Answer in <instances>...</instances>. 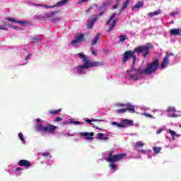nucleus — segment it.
<instances>
[{"label":"nucleus","instance_id":"nucleus-6","mask_svg":"<svg viewBox=\"0 0 181 181\" xmlns=\"http://www.w3.org/2000/svg\"><path fill=\"white\" fill-rule=\"evenodd\" d=\"M37 129L42 132H50L51 134H54V132L56 131V126L52 124L43 126L42 124H38L37 125Z\"/></svg>","mask_w":181,"mask_h":181},{"label":"nucleus","instance_id":"nucleus-10","mask_svg":"<svg viewBox=\"0 0 181 181\" xmlns=\"http://www.w3.org/2000/svg\"><path fill=\"white\" fill-rule=\"evenodd\" d=\"M69 2V0H62L57 4H56L54 6H47V5H43V4H34L35 6H43L44 8H56V6H63V5H66Z\"/></svg>","mask_w":181,"mask_h":181},{"label":"nucleus","instance_id":"nucleus-33","mask_svg":"<svg viewBox=\"0 0 181 181\" xmlns=\"http://www.w3.org/2000/svg\"><path fill=\"white\" fill-rule=\"evenodd\" d=\"M19 170H22V168H17L15 169L14 172H15L16 176H18V175H21L20 173H18V172H19Z\"/></svg>","mask_w":181,"mask_h":181},{"label":"nucleus","instance_id":"nucleus-38","mask_svg":"<svg viewBox=\"0 0 181 181\" xmlns=\"http://www.w3.org/2000/svg\"><path fill=\"white\" fill-rule=\"evenodd\" d=\"M55 13H56V12H51V13L47 14V18H52V16H54Z\"/></svg>","mask_w":181,"mask_h":181},{"label":"nucleus","instance_id":"nucleus-39","mask_svg":"<svg viewBox=\"0 0 181 181\" xmlns=\"http://www.w3.org/2000/svg\"><path fill=\"white\" fill-rule=\"evenodd\" d=\"M71 124H74V125H80V124L81 123L78 121H74V122H71Z\"/></svg>","mask_w":181,"mask_h":181},{"label":"nucleus","instance_id":"nucleus-50","mask_svg":"<svg viewBox=\"0 0 181 181\" xmlns=\"http://www.w3.org/2000/svg\"><path fill=\"white\" fill-rule=\"evenodd\" d=\"M95 121H98V119H91V122H95Z\"/></svg>","mask_w":181,"mask_h":181},{"label":"nucleus","instance_id":"nucleus-45","mask_svg":"<svg viewBox=\"0 0 181 181\" xmlns=\"http://www.w3.org/2000/svg\"><path fill=\"white\" fill-rule=\"evenodd\" d=\"M176 13H175V12L170 13V16H175L176 15Z\"/></svg>","mask_w":181,"mask_h":181},{"label":"nucleus","instance_id":"nucleus-25","mask_svg":"<svg viewBox=\"0 0 181 181\" xmlns=\"http://www.w3.org/2000/svg\"><path fill=\"white\" fill-rule=\"evenodd\" d=\"M127 40V35H119L118 43H122V42H125Z\"/></svg>","mask_w":181,"mask_h":181},{"label":"nucleus","instance_id":"nucleus-8","mask_svg":"<svg viewBox=\"0 0 181 181\" xmlns=\"http://www.w3.org/2000/svg\"><path fill=\"white\" fill-rule=\"evenodd\" d=\"M112 125H116L117 128H125V127H128V125H134L133 120L124 119L121 123H118L117 122H113L111 123Z\"/></svg>","mask_w":181,"mask_h":181},{"label":"nucleus","instance_id":"nucleus-49","mask_svg":"<svg viewBox=\"0 0 181 181\" xmlns=\"http://www.w3.org/2000/svg\"><path fill=\"white\" fill-rule=\"evenodd\" d=\"M91 9V7H90V8L88 10H86L85 12L86 13H88V12H90V10Z\"/></svg>","mask_w":181,"mask_h":181},{"label":"nucleus","instance_id":"nucleus-29","mask_svg":"<svg viewBox=\"0 0 181 181\" xmlns=\"http://www.w3.org/2000/svg\"><path fill=\"white\" fill-rule=\"evenodd\" d=\"M30 57H32V54L30 53H28L27 55L25 56V64H27L28 63V60H29V59H30Z\"/></svg>","mask_w":181,"mask_h":181},{"label":"nucleus","instance_id":"nucleus-42","mask_svg":"<svg viewBox=\"0 0 181 181\" xmlns=\"http://www.w3.org/2000/svg\"><path fill=\"white\" fill-rule=\"evenodd\" d=\"M62 119H62V117H57L55 119V121H56V122H59V121H62Z\"/></svg>","mask_w":181,"mask_h":181},{"label":"nucleus","instance_id":"nucleus-7","mask_svg":"<svg viewBox=\"0 0 181 181\" xmlns=\"http://www.w3.org/2000/svg\"><path fill=\"white\" fill-rule=\"evenodd\" d=\"M133 57V64H135V62H136V56L135 55V52L134 51H127L123 54L122 62L123 63H127L129 59Z\"/></svg>","mask_w":181,"mask_h":181},{"label":"nucleus","instance_id":"nucleus-40","mask_svg":"<svg viewBox=\"0 0 181 181\" xmlns=\"http://www.w3.org/2000/svg\"><path fill=\"white\" fill-rule=\"evenodd\" d=\"M0 30H6L7 32L8 28L5 26H0Z\"/></svg>","mask_w":181,"mask_h":181},{"label":"nucleus","instance_id":"nucleus-28","mask_svg":"<svg viewBox=\"0 0 181 181\" xmlns=\"http://www.w3.org/2000/svg\"><path fill=\"white\" fill-rule=\"evenodd\" d=\"M49 114H59V112H62V108L57 110H49Z\"/></svg>","mask_w":181,"mask_h":181},{"label":"nucleus","instance_id":"nucleus-41","mask_svg":"<svg viewBox=\"0 0 181 181\" xmlns=\"http://www.w3.org/2000/svg\"><path fill=\"white\" fill-rule=\"evenodd\" d=\"M163 132V129H159L157 132L156 134L157 135H159V134L162 133Z\"/></svg>","mask_w":181,"mask_h":181},{"label":"nucleus","instance_id":"nucleus-51","mask_svg":"<svg viewBox=\"0 0 181 181\" xmlns=\"http://www.w3.org/2000/svg\"><path fill=\"white\" fill-rule=\"evenodd\" d=\"M80 1V2H87V1H88V0H79Z\"/></svg>","mask_w":181,"mask_h":181},{"label":"nucleus","instance_id":"nucleus-26","mask_svg":"<svg viewBox=\"0 0 181 181\" xmlns=\"http://www.w3.org/2000/svg\"><path fill=\"white\" fill-rule=\"evenodd\" d=\"M18 137L20 138L22 144H25L26 141H25V136L22 132L18 133Z\"/></svg>","mask_w":181,"mask_h":181},{"label":"nucleus","instance_id":"nucleus-27","mask_svg":"<svg viewBox=\"0 0 181 181\" xmlns=\"http://www.w3.org/2000/svg\"><path fill=\"white\" fill-rule=\"evenodd\" d=\"M97 137L98 138V139H108L107 137H104V134L103 133H98L97 134Z\"/></svg>","mask_w":181,"mask_h":181},{"label":"nucleus","instance_id":"nucleus-11","mask_svg":"<svg viewBox=\"0 0 181 181\" xmlns=\"http://www.w3.org/2000/svg\"><path fill=\"white\" fill-rule=\"evenodd\" d=\"M84 40V35L79 34L76 36L75 40H72L71 44L72 45H78V43H81Z\"/></svg>","mask_w":181,"mask_h":181},{"label":"nucleus","instance_id":"nucleus-43","mask_svg":"<svg viewBox=\"0 0 181 181\" xmlns=\"http://www.w3.org/2000/svg\"><path fill=\"white\" fill-rule=\"evenodd\" d=\"M86 122H88V124H90V125H93V123H91V120L87 119L85 120Z\"/></svg>","mask_w":181,"mask_h":181},{"label":"nucleus","instance_id":"nucleus-21","mask_svg":"<svg viewBox=\"0 0 181 181\" xmlns=\"http://www.w3.org/2000/svg\"><path fill=\"white\" fill-rule=\"evenodd\" d=\"M130 1H131V0H126V1H124V3L119 11V13H122V11H124V9H127V7L128 6V5H129Z\"/></svg>","mask_w":181,"mask_h":181},{"label":"nucleus","instance_id":"nucleus-1","mask_svg":"<svg viewBox=\"0 0 181 181\" xmlns=\"http://www.w3.org/2000/svg\"><path fill=\"white\" fill-rule=\"evenodd\" d=\"M77 56L81 59V62H83V65L76 66L74 69V73H77L78 74H86V70H87V69H90V67H97L98 66H104V62H91L90 61V58L84 55V54L83 53H78L77 54Z\"/></svg>","mask_w":181,"mask_h":181},{"label":"nucleus","instance_id":"nucleus-32","mask_svg":"<svg viewBox=\"0 0 181 181\" xmlns=\"http://www.w3.org/2000/svg\"><path fill=\"white\" fill-rule=\"evenodd\" d=\"M161 149L162 148L160 147H154L153 151L155 152V153H159V152H160Z\"/></svg>","mask_w":181,"mask_h":181},{"label":"nucleus","instance_id":"nucleus-48","mask_svg":"<svg viewBox=\"0 0 181 181\" xmlns=\"http://www.w3.org/2000/svg\"><path fill=\"white\" fill-rule=\"evenodd\" d=\"M92 54L97 56V51H92Z\"/></svg>","mask_w":181,"mask_h":181},{"label":"nucleus","instance_id":"nucleus-46","mask_svg":"<svg viewBox=\"0 0 181 181\" xmlns=\"http://www.w3.org/2000/svg\"><path fill=\"white\" fill-rule=\"evenodd\" d=\"M57 21H60V18H57L52 19V21H54V22H56Z\"/></svg>","mask_w":181,"mask_h":181},{"label":"nucleus","instance_id":"nucleus-14","mask_svg":"<svg viewBox=\"0 0 181 181\" xmlns=\"http://www.w3.org/2000/svg\"><path fill=\"white\" fill-rule=\"evenodd\" d=\"M169 56L170 54H167L166 57H164L160 66L161 70H163V69H166V67H168V66L169 65Z\"/></svg>","mask_w":181,"mask_h":181},{"label":"nucleus","instance_id":"nucleus-20","mask_svg":"<svg viewBox=\"0 0 181 181\" xmlns=\"http://www.w3.org/2000/svg\"><path fill=\"white\" fill-rule=\"evenodd\" d=\"M101 38V35L100 34H98L92 40L91 42V45H97V42H98V40H100V39Z\"/></svg>","mask_w":181,"mask_h":181},{"label":"nucleus","instance_id":"nucleus-17","mask_svg":"<svg viewBox=\"0 0 181 181\" xmlns=\"http://www.w3.org/2000/svg\"><path fill=\"white\" fill-rule=\"evenodd\" d=\"M95 18H89L88 21L87 28L88 29H92L94 25V23L95 22Z\"/></svg>","mask_w":181,"mask_h":181},{"label":"nucleus","instance_id":"nucleus-24","mask_svg":"<svg viewBox=\"0 0 181 181\" xmlns=\"http://www.w3.org/2000/svg\"><path fill=\"white\" fill-rule=\"evenodd\" d=\"M170 35H172L173 36H177V35H179V29H177V28L172 29L170 30Z\"/></svg>","mask_w":181,"mask_h":181},{"label":"nucleus","instance_id":"nucleus-15","mask_svg":"<svg viewBox=\"0 0 181 181\" xmlns=\"http://www.w3.org/2000/svg\"><path fill=\"white\" fill-rule=\"evenodd\" d=\"M167 111L168 112V117H170V118H177V115H176L175 113H170L176 112V109L175 107H170L168 108Z\"/></svg>","mask_w":181,"mask_h":181},{"label":"nucleus","instance_id":"nucleus-19","mask_svg":"<svg viewBox=\"0 0 181 181\" xmlns=\"http://www.w3.org/2000/svg\"><path fill=\"white\" fill-rule=\"evenodd\" d=\"M168 132L170 134V135L174 141H175V139H176V136L177 138H179L180 136V134H176V132L173 130L170 129V130H168Z\"/></svg>","mask_w":181,"mask_h":181},{"label":"nucleus","instance_id":"nucleus-3","mask_svg":"<svg viewBox=\"0 0 181 181\" xmlns=\"http://www.w3.org/2000/svg\"><path fill=\"white\" fill-rule=\"evenodd\" d=\"M152 47V44L148 43L144 46L136 47L134 50V53H138L139 54H141V53H142L144 57H146V56L149 54V50H151Z\"/></svg>","mask_w":181,"mask_h":181},{"label":"nucleus","instance_id":"nucleus-5","mask_svg":"<svg viewBox=\"0 0 181 181\" xmlns=\"http://www.w3.org/2000/svg\"><path fill=\"white\" fill-rule=\"evenodd\" d=\"M158 67H159V59H157L149 64L143 71L147 75L152 74V73H155L156 70H158Z\"/></svg>","mask_w":181,"mask_h":181},{"label":"nucleus","instance_id":"nucleus-30","mask_svg":"<svg viewBox=\"0 0 181 181\" xmlns=\"http://www.w3.org/2000/svg\"><path fill=\"white\" fill-rule=\"evenodd\" d=\"M109 168H110L112 170H117V165H115V163L110 164Z\"/></svg>","mask_w":181,"mask_h":181},{"label":"nucleus","instance_id":"nucleus-22","mask_svg":"<svg viewBox=\"0 0 181 181\" xmlns=\"http://www.w3.org/2000/svg\"><path fill=\"white\" fill-rule=\"evenodd\" d=\"M143 6H144V1H139L136 5L133 6L132 9L142 8Z\"/></svg>","mask_w":181,"mask_h":181},{"label":"nucleus","instance_id":"nucleus-2","mask_svg":"<svg viewBox=\"0 0 181 181\" xmlns=\"http://www.w3.org/2000/svg\"><path fill=\"white\" fill-rule=\"evenodd\" d=\"M126 156L127 154L125 153L114 155L112 154V151H107L104 154L105 160H106V162H110L111 163H115V162L124 159Z\"/></svg>","mask_w":181,"mask_h":181},{"label":"nucleus","instance_id":"nucleus-57","mask_svg":"<svg viewBox=\"0 0 181 181\" xmlns=\"http://www.w3.org/2000/svg\"><path fill=\"white\" fill-rule=\"evenodd\" d=\"M170 54V55H169V57H170V56H173V54Z\"/></svg>","mask_w":181,"mask_h":181},{"label":"nucleus","instance_id":"nucleus-13","mask_svg":"<svg viewBox=\"0 0 181 181\" xmlns=\"http://www.w3.org/2000/svg\"><path fill=\"white\" fill-rule=\"evenodd\" d=\"M80 135L81 136H86V139H87L88 141H93V136H94V132H82L80 133Z\"/></svg>","mask_w":181,"mask_h":181},{"label":"nucleus","instance_id":"nucleus-35","mask_svg":"<svg viewBox=\"0 0 181 181\" xmlns=\"http://www.w3.org/2000/svg\"><path fill=\"white\" fill-rule=\"evenodd\" d=\"M4 25H6V26H8V28H12V29H18V28L15 25H11L8 23H4Z\"/></svg>","mask_w":181,"mask_h":181},{"label":"nucleus","instance_id":"nucleus-56","mask_svg":"<svg viewBox=\"0 0 181 181\" xmlns=\"http://www.w3.org/2000/svg\"><path fill=\"white\" fill-rule=\"evenodd\" d=\"M65 135H68L69 136H71V134H66Z\"/></svg>","mask_w":181,"mask_h":181},{"label":"nucleus","instance_id":"nucleus-9","mask_svg":"<svg viewBox=\"0 0 181 181\" xmlns=\"http://www.w3.org/2000/svg\"><path fill=\"white\" fill-rule=\"evenodd\" d=\"M115 16H117V13H112L109 21L106 23V25H110L109 29L107 30V32L112 30L114 28H115V23L118 22L117 19H114Z\"/></svg>","mask_w":181,"mask_h":181},{"label":"nucleus","instance_id":"nucleus-53","mask_svg":"<svg viewBox=\"0 0 181 181\" xmlns=\"http://www.w3.org/2000/svg\"><path fill=\"white\" fill-rule=\"evenodd\" d=\"M117 5L113 6V9H117Z\"/></svg>","mask_w":181,"mask_h":181},{"label":"nucleus","instance_id":"nucleus-23","mask_svg":"<svg viewBox=\"0 0 181 181\" xmlns=\"http://www.w3.org/2000/svg\"><path fill=\"white\" fill-rule=\"evenodd\" d=\"M41 40L42 39L40 37L33 38V43H35L36 45H40V43H42Z\"/></svg>","mask_w":181,"mask_h":181},{"label":"nucleus","instance_id":"nucleus-60","mask_svg":"<svg viewBox=\"0 0 181 181\" xmlns=\"http://www.w3.org/2000/svg\"><path fill=\"white\" fill-rule=\"evenodd\" d=\"M116 2H119V0H116Z\"/></svg>","mask_w":181,"mask_h":181},{"label":"nucleus","instance_id":"nucleus-59","mask_svg":"<svg viewBox=\"0 0 181 181\" xmlns=\"http://www.w3.org/2000/svg\"><path fill=\"white\" fill-rule=\"evenodd\" d=\"M148 158H151V156H148Z\"/></svg>","mask_w":181,"mask_h":181},{"label":"nucleus","instance_id":"nucleus-16","mask_svg":"<svg viewBox=\"0 0 181 181\" xmlns=\"http://www.w3.org/2000/svg\"><path fill=\"white\" fill-rule=\"evenodd\" d=\"M18 165L20 166H25V168H29L30 166V162H29L28 160H21L18 162Z\"/></svg>","mask_w":181,"mask_h":181},{"label":"nucleus","instance_id":"nucleus-52","mask_svg":"<svg viewBox=\"0 0 181 181\" xmlns=\"http://www.w3.org/2000/svg\"><path fill=\"white\" fill-rule=\"evenodd\" d=\"M37 122H40L42 120L40 119H36Z\"/></svg>","mask_w":181,"mask_h":181},{"label":"nucleus","instance_id":"nucleus-44","mask_svg":"<svg viewBox=\"0 0 181 181\" xmlns=\"http://www.w3.org/2000/svg\"><path fill=\"white\" fill-rule=\"evenodd\" d=\"M49 155H50V153H42V156H45V157H47V156H49Z\"/></svg>","mask_w":181,"mask_h":181},{"label":"nucleus","instance_id":"nucleus-36","mask_svg":"<svg viewBox=\"0 0 181 181\" xmlns=\"http://www.w3.org/2000/svg\"><path fill=\"white\" fill-rule=\"evenodd\" d=\"M117 112L119 114H124V112H127V108L126 109H119V110H117Z\"/></svg>","mask_w":181,"mask_h":181},{"label":"nucleus","instance_id":"nucleus-55","mask_svg":"<svg viewBox=\"0 0 181 181\" xmlns=\"http://www.w3.org/2000/svg\"><path fill=\"white\" fill-rule=\"evenodd\" d=\"M66 124H69V122H64V125H66Z\"/></svg>","mask_w":181,"mask_h":181},{"label":"nucleus","instance_id":"nucleus-54","mask_svg":"<svg viewBox=\"0 0 181 181\" xmlns=\"http://www.w3.org/2000/svg\"><path fill=\"white\" fill-rule=\"evenodd\" d=\"M179 35L181 36V29H179Z\"/></svg>","mask_w":181,"mask_h":181},{"label":"nucleus","instance_id":"nucleus-58","mask_svg":"<svg viewBox=\"0 0 181 181\" xmlns=\"http://www.w3.org/2000/svg\"><path fill=\"white\" fill-rule=\"evenodd\" d=\"M140 152L144 153V152H145V150H141Z\"/></svg>","mask_w":181,"mask_h":181},{"label":"nucleus","instance_id":"nucleus-31","mask_svg":"<svg viewBox=\"0 0 181 181\" xmlns=\"http://www.w3.org/2000/svg\"><path fill=\"white\" fill-rule=\"evenodd\" d=\"M144 143H142V141H137L136 143V148H141L142 146H144Z\"/></svg>","mask_w":181,"mask_h":181},{"label":"nucleus","instance_id":"nucleus-18","mask_svg":"<svg viewBox=\"0 0 181 181\" xmlns=\"http://www.w3.org/2000/svg\"><path fill=\"white\" fill-rule=\"evenodd\" d=\"M162 13V10L158 9L154 12L148 13L147 15L149 18H153V16H158V15H160Z\"/></svg>","mask_w":181,"mask_h":181},{"label":"nucleus","instance_id":"nucleus-61","mask_svg":"<svg viewBox=\"0 0 181 181\" xmlns=\"http://www.w3.org/2000/svg\"><path fill=\"white\" fill-rule=\"evenodd\" d=\"M129 105H132L131 104H129Z\"/></svg>","mask_w":181,"mask_h":181},{"label":"nucleus","instance_id":"nucleus-47","mask_svg":"<svg viewBox=\"0 0 181 181\" xmlns=\"http://www.w3.org/2000/svg\"><path fill=\"white\" fill-rule=\"evenodd\" d=\"M125 105H127V104H119L117 105V107H125Z\"/></svg>","mask_w":181,"mask_h":181},{"label":"nucleus","instance_id":"nucleus-12","mask_svg":"<svg viewBox=\"0 0 181 181\" xmlns=\"http://www.w3.org/2000/svg\"><path fill=\"white\" fill-rule=\"evenodd\" d=\"M6 19V21H8V22H13L14 23H19V25H22L23 26H28V25H29V23L26 21H17L16 19L12 18H7Z\"/></svg>","mask_w":181,"mask_h":181},{"label":"nucleus","instance_id":"nucleus-34","mask_svg":"<svg viewBox=\"0 0 181 181\" xmlns=\"http://www.w3.org/2000/svg\"><path fill=\"white\" fill-rule=\"evenodd\" d=\"M127 111H129L130 112H132L133 114L135 112V108L134 107H127Z\"/></svg>","mask_w":181,"mask_h":181},{"label":"nucleus","instance_id":"nucleus-4","mask_svg":"<svg viewBox=\"0 0 181 181\" xmlns=\"http://www.w3.org/2000/svg\"><path fill=\"white\" fill-rule=\"evenodd\" d=\"M144 70L139 69H132L131 70L127 71V74L130 77V80H139L141 78L142 74H144Z\"/></svg>","mask_w":181,"mask_h":181},{"label":"nucleus","instance_id":"nucleus-37","mask_svg":"<svg viewBox=\"0 0 181 181\" xmlns=\"http://www.w3.org/2000/svg\"><path fill=\"white\" fill-rule=\"evenodd\" d=\"M143 115H144L145 117H147V118H153V116H152V115L149 113H143Z\"/></svg>","mask_w":181,"mask_h":181}]
</instances>
